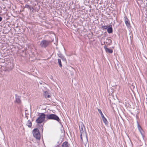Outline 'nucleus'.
<instances>
[{
	"mask_svg": "<svg viewBox=\"0 0 147 147\" xmlns=\"http://www.w3.org/2000/svg\"><path fill=\"white\" fill-rule=\"evenodd\" d=\"M39 117L36 119V123L39 124L43 123L45 120L46 115L44 113H42L38 115Z\"/></svg>",
	"mask_w": 147,
	"mask_h": 147,
	"instance_id": "obj_1",
	"label": "nucleus"
},
{
	"mask_svg": "<svg viewBox=\"0 0 147 147\" xmlns=\"http://www.w3.org/2000/svg\"><path fill=\"white\" fill-rule=\"evenodd\" d=\"M32 134L34 137L37 139L39 140L40 138V133L37 128L34 129L32 131Z\"/></svg>",
	"mask_w": 147,
	"mask_h": 147,
	"instance_id": "obj_2",
	"label": "nucleus"
},
{
	"mask_svg": "<svg viewBox=\"0 0 147 147\" xmlns=\"http://www.w3.org/2000/svg\"><path fill=\"white\" fill-rule=\"evenodd\" d=\"M79 127L81 134L83 135L84 136H86V138H87L85 128L83 124L82 123H80L79 125Z\"/></svg>",
	"mask_w": 147,
	"mask_h": 147,
	"instance_id": "obj_3",
	"label": "nucleus"
},
{
	"mask_svg": "<svg viewBox=\"0 0 147 147\" xmlns=\"http://www.w3.org/2000/svg\"><path fill=\"white\" fill-rule=\"evenodd\" d=\"M46 116V118L47 119L55 120L58 121H59V117L54 114L47 115Z\"/></svg>",
	"mask_w": 147,
	"mask_h": 147,
	"instance_id": "obj_4",
	"label": "nucleus"
},
{
	"mask_svg": "<svg viewBox=\"0 0 147 147\" xmlns=\"http://www.w3.org/2000/svg\"><path fill=\"white\" fill-rule=\"evenodd\" d=\"M51 43V42L49 40H42L40 43V46L42 47L46 48Z\"/></svg>",
	"mask_w": 147,
	"mask_h": 147,
	"instance_id": "obj_5",
	"label": "nucleus"
},
{
	"mask_svg": "<svg viewBox=\"0 0 147 147\" xmlns=\"http://www.w3.org/2000/svg\"><path fill=\"white\" fill-rule=\"evenodd\" d=\"M125 22L126 26L128 28L130 27V25L129 22V20L126 16H125Z\"/></svg>",
	"mask_w": 147,
	"mask_h": 147,
	"instance_id": "obj_6",
	"label": "nucleus"
},
{
	"mask_svg": "<svg viewBox=\"0 0 147 147\" xmlns=\"http://www.w3.org/2000/svg\"><path fill=\"white\" fill-rule=\"evenodd\" d=\"M104 48L105 50V51L107 52L110 53H111L113 52V50L107 47L105 45L104 47Z\"/></svg>",
	"mask_w": 147,
	"mask_h": 147,
	"instance_id": "obj_7",
	"label": "nucleus"
},
{
	"mask_svg": "<svg viewBox=\"0 0 147 147\" xmlns=\"http://www.w3.org/2000/svg\"><path fill=\"white\" fill-rule=\"evenodd\" d=\"M16 102L20 104L21 102V101L20 99V97L18 96H17L16 95Z\"/></svg>",
	"mask_w": 147,
	"mask_h": 147,
	"instance_id": "obj_8",
	"label": "nucleus"
},
{
	"mask_svg": "<svg viewBox=\"0 0 147 147\" xmlns=\"http://www.w3.org/2000/svg\"><path fill=\"white\" fill-rule=\"evenodd\" d=\"M110 26L111 27L108 28L107 29V31L109 33H111L113 32V29L111 27V25L110 26Z\"/></svg>",
	"mask_w": 147,
	"mask_h": 147,
	"instance_id": "obj_9",
	"label": "nucleus"
},
{
	"mask_svg": "<svg viewBox=\"0 0 147 147\" xmlns=\"http://www.w3.org/2000/svg\"><path fill=\"white\" fill-rule=\"evenodd\" d=\"M107 42H106V43L107 44V45H110L112 44V40L110 39H107L106 40Z\"/></svg>",
	"mask_w": 147,
	"mask_h": 147,
	"instance_id": "obj_10",
	"label": "nucleus"
},
{
	"mask_svg": "<svg viewBox=\"0 0 147 147\" xmlns=\"http://www.w3.org/2000/svg\"><path fill=\"white\" fill-rule=\"evenodd\" d=\"M102 120L104 123L106 125H107L108 124V122L107 119L104 117L102 118Z\"/></svg>",
	"mask_w": 147,
	"mask_h": 147,
	"instance_id": "obj_11",
	"label": "nucleus"
},
{
	"mask_svg": "<svg viewBox=\"0 0 147 147\" xmlns=\"http://www.w3.org/2000/svg\"><path fill=\"white\" fill-rule=\"evenodd\" d=\"M26 125H27L29 127H31L32 125V123L31 122V121L30 120H28L27 121V123H26Z\"/></svg>",
	"mask_w": 147,
	"mask_h": 147,
	"instance_id": "obj_12",
	"label": "nucleus"
},
{
	"mask_svg": "<svg viewBox=\"0 0 147 147\" xmlns=\"http://www.w3.org/2000/svg\"><path fill=\"white\" fill-rule=\"evenodd\" d=\"M98 112L100 114V115H101V116L102 118V117H104L103 115V114L101 110L100 109H98Z\"/></svg>",
	"mask_w": 147,
	"mask_h": 147,
	"instance_id": "obj_13",
	"label": "nucleus"
},
{
	"mask_svg": "<svg viewBox=\"0 0 147 147\" xmlns=\"http://www.w3.org/2000/svg\"><path fill=\"white\" fill-rule=\"evenodd\" d=\"M70 146V144L67 142L65 141V147H69Z\"/></svg>",
	"mask_w": 147,
	"mask_h": 147,
	"instance_id": "obj_14",
	"label": "nucleus"
},
{
	"mask_svg": "<svg viewBox=\"0 0 147 147\" xmlns=\"http://www.w3.org/2000/svg\"><path fill=\"white\" fill-rule=\"evenodd\" d=\"M139 131L141 134L142 136L144 137V131L142 129L141 130Z\"/></svg>",
	"mask_w": 147,
	"mask_h": 147,
	"instance_id": "obj_15",
	"label": "nucleus"
},
{
	"mask_svg": "<svg viewBox=\"0 0 147 147\" xmlns=\"http://www.w3.org/2000/svg\"><path fill=\"white\" fill-rule=\"evenodd\" d=\"M58 63L59 64L60 67H61L62 66V65L61 59H58Z\"/></svg>",
	"mask_w": 147,
	"mask_h": 147,
	"instance_id": "obj_16",
	"label": "nucleus"
},
{
	"mask_svg": "<svg viewBox=\"0 0 147 147\" xmlns=\"http://www.w3.org/2000/svg\"><path fill=\"white\" fill-rule=\"evenodd\" d=\"M108 28V27L107 26H102L101 27V28L103 30L104 29H106Z\"/></svg>",
	"mask_w": 147,
	"mask_h": 147,
	"instance_id": "obj_17",
	"label": "nucleus"
},
{
	"mask_svg": "<svg viewBox=\"0 0 147 147\" xmlns=\"http://www.w3.org/2000/svg\"><path fill=\"white\" fill-rule=\"evenodd\" d=\"M138 127L139 131L141 130L142 129L141 126L139 124H138Z\"/></svg>",
	"mask_w": 147,
	"mask_h": 147,
	"instance_id": "obj_18",
	"label": "nucleus"
},
{
	"mask_svg": "<svg viewBox=\"0 0 147 147\" xmlns=\"http://www.w3.org/2000/svg\"><path fill=\"white\" fill-rule=\"evenodd\" d=\"M82 136H83V135H82L81 134H80V138H81V141L82 142H83V141L82 138Z\"/></svg>",
	"mask_w": 147,
	"mask_h": 147,
	"instance_id": "obj_19",
	"label": "nucleus"
},
{
	"mask_svg": "<svg viewBox=\"0 0 147 147\" xmlns=\"http://www.w3.org/2000/svg\"><path fill=\"white\" fill-rule=\"evenodd\" d=\"M29 7V5H25L26 7L28 8V7Z\"/></svg>",
	"mask_w": 147,
	"mask_h": 147,
	"instance_id": "obj_20",
	"label": "nucleus"
},
{
	"mask_svg": "<svg viewBox=\"0 0 147 147\" xmlns=\"http://www.w3.org/2000/svg\"><path fill=\"white\" fill-rule=\"evenodd\" d=\"M2 20V18L0 17V22H1Z\"/></svg>",
	"mask_w": 147,
	"mask_h": 147,
	"instance_id": "obj_21",
	"label": "nucleus"
},
{
	"mask_svg": "<svg viewBox=\"0 0 147 147\" xmlns=\"http://www.w3.org/2000/svg\"><path fill=\"white\" fill-rule=\"evenodd\" d=\"M64 144V142H63L62 144V146H63V145Z\"/></svg>",
	"mask_w": 147,
	"mask_h": 147,
	"instance_id": "obj_22",
	"label": "nucleus"
}]
</instances>
